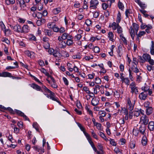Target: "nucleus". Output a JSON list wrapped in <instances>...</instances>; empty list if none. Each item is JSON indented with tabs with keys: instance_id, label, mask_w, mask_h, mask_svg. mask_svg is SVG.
Here are the masks:
<instances>
[{
	"instance_id": "39448f33",
	"label": "nucleus",
	"mask_w": 154,
	"mask_h": 154,
	"mask_svg": "<svg viewBox=\"0 0 154 154\" xmlns=\"http://www.w3.org/2000/svg\"><path fill=\"white\" fill-rule=\"evenodd\" d=\"M99 2L98 0H91L90 2V8L92 9H95L97 8V6Z\"/></svg>"
},
{
	"instance_id": "f704fd0d",
	"label": "nucleus",
	"mask_w": 154,
	"mask_h": 154,
	"mask_svg": "<svg viewBox=\"0 0 154 154\" xmlns=\"http://www.w3.org/2000/svg\"><path fill=\"white\" fill-rule=\"evenodd\" d=\"M15 113H16V114L18 115L22 116L24 114L20 110H17V109H15Z\"/></svg>"
},
{
	"instance_id": "680f3d73",
	"label": "nucleus",
	"mask_w": 154,
	"mask_h": 154,
	"mask_svg": "<svg viewBox=\"0 0 154 154\" xmlns=\"http://www.w3.org/2000/svg\"><path fill=\"white\" fill-rule=\"evenodd\" d=\"M97 147L98 149L101 151H103V146H102V145L100 143H98Z\"/></svg>"
},
{
	"instance_id": "603ef678",
	"label": "nucleus",
	"mask_w": 154,
	"mask_h": 154,
	"mask_svg": "<svg viewBox=\"0 0 154 154\" xmlns=\"http://www.w3.org/2000/svg\"><path fill=\"white\" fill-rule=\"evenodd\" d=\"M85 109H86V110H87V112H88L89 113V114L93 116V113L92 111L87 106H86L85 107Z\"/></svg>"
},
{
	"instance_id": "ddd939ff",
	"label": "nucleus",
	"mask_w": 154,
	"mask_h": 154,
	"mask_svg": "<svg viewBox=\"0 0 154 154\" xmlns=\"http://www.w3.org/2000/svg\"><path fill=\"white\" fill-rule=\"evenodd\" d=\"M13 29L15 31L17 32H21L22 29L21 26L19 25H16L14 26L13 27Z\"/></svg>"
},
{
	"instance_id": "bb28decb",
	"label": "nucleus",
	"mask_w": 154,
	"mask_h": 154,
	"mask_svg": "<svg viewBox=\"0 0 154 154\" xmlns=\"http://www.w3.org/2000/svg\"><path fill=\"white\" fill-rule=\"evenodd\" d=\"M152 107H148L146 109V113L147 115H150L152 112Z\"/></svg>"
},
{
	"instance_id": "58836bf2",
	"label": "nucleus",
	"mask_w": 154,
	"mask_h": 154,
	"mask_svg": "<svg viewBox=\"0 0 154 154\" xmlns=\"http://www.w3.org/2000/svg\"><path fill=\"white\" fill-rule=\"evenodd\" d=\"M82 37L81 34H78L75 36L74 39L76 41L79 40Z\"/></svg>"
},
{
	"instance_id": "0e129e2a",
	"label": "nucleus",
	"mask_w": 154,
	"mask_h": 154,
	"mask_svg": "<svg viewBox=\"0 0 154 154\" xmlns=\"http://www.w3.org/2000/svg\"><path fill=\"white\" fill-rule=\"evenodd\" d=\"M120 36L121 37V39L125 45H127V40L126 38L124 36Z\"/></svg>"
},
{
	"instance_id": "4468645a",
	"label": "nucleus",
	"mask_w": 154,
	"mask_h": 154,
	"mask_svg": "<svg viewBox=\"0 0 154 154\" xmlns=\"http://www.w3.org/2000/svg\"><path fill=\"white\" fill-rule=\"evenodd\" d=\"M142 120L145 125H146L149 122V119L148 117L146 115H144L141 117Z\"/></svg>"
},
{
	"instance_id": "7ed1b4c3",
	"label": "nucleus",
	"mask_w": 154,
	"mask_h": 154,
	"mask_svg": "<svg viewBox=\"0 0 154 154\" xmlns=\"http://www.w3.org/2000/svg\"><path fill=\"white\" fill-rule=\"evenodd\" d=\"M130 88L131 89V92L132 94L134 93L137 94L138 92L137 87L136 86V84L135 82H132L130 85Z\"/></svg>"
},
{
	"instance_id": "ea45409f",
	"label": "nucleus",
	"mask_w": 154,
	"mask_h": 154,
	"mask_svg": "<svg viewBox=\"0 0 154 154\" xmlns=\"http://www.w3.org/2000/svg\"><path fill=\"white\" fill-rule=\"evenodd\" d=\"M7 110L9 111L10 113L12 114H15V110H13V109L10 107L7 108Z\"/></svg>"
},
{
	"instance_id": "c9c22d12",
	"label": "nucleus",
	"mask_w": 154,
	"mask_h": 154,
	"mask_svg": "<svg viewBox=\"0 0 154 154\" xmlns=\"http://www.w3.org/2000/svg\"><path fill=\"white\" fill-rule=\"evenodd\" d=\"M85 23L88 26H89L91 25L92 24V22L91 20L87 19L85 20Z\"/></svg>"
},
{
	"instance_id": "a18cd8bd",
	"label": "nucleus",
	"mask_w": 154,
	"mask_h": 154,
	"mask_svg": "<svg viewBox=\"0 0 154 154\" xmlns=\"http://www.w3.org/2000/svg\"><path fill=\"white\" fill-rule=\"evenodd\" d=\"M83 90L88 94H90L91 92L89 90V88L86 86H85L83 87Z\"/></svg>"
},
{
	"instance_id": "c756f323",
	"label": "nucleus",
	"mask_w": 154,
	"mask_h": 154,
	"mask_svg": "<svg viewBox=\"0 0 154 154\" xmlns=\"http://www.w3.org/2000/svg\"><path fill=\"white\" fill-rule=\"evenodd\" d=\"M121 20V14L119 11V12L117 15V17L116 18V23H119Z\"/></svg>"
},
{
	"instance_id": "13d9d810",
	"label": "nucleus",
	"mask_w": 154,
	"mask_h": 154,
	"mask_svg": "<svg viewBox=\"0 0 154 154\" xmlns=\"http://www.w3.org/2000/svg\"><path fill=\"white\" fill-rule=\"evenodd\" d=\"M94 52L98 53L100 52V49L99 47L95 46L94 49Z\"/></svg>"
},
{
	"instance_id": "c03bdc74",
	"label": "nucleus",
	"mask_w": 154,
	"mask_h": 154,
	"mask_svg": "<svg viewBox=\"0 0 154 154\" xmlns=\"http://www.w3.org/2000/svg\"><path fill=\"white\" fill-rule=\"evenodd\" d=\"M147 69L150 72L152 70H154V67L152 66L147 65L146 66Z\"/></svg>"
},
{
	"instance_id": "20e7f679",
	"label": "nucleus",
	"mask_w": 154,
	"mask_h": 154,
	"mask_svg": "<svg viewBox=\"0 0 154 154\" xmlns=\"http://www.w3.org/2000/svg\"><path fill=\"white\" fill-rule=\"evenodd\" d=\"M135 101L131 102L130 98H128L127 100V109L130 111H132L134 108Z\"/></svg>"
},
{
	"instance_id": "9b49d317",
	"label": "nucleus",
	"mask_w": 154,
	"mask_h": 154,
	"mask_svg": "<svg viewBox=\"0 0 154 154\" xmlns=\"http://www.w3.org/2000/svg\"><path fill=\"white\" fill-rule=\"evenodd\" d=\"M29 27L27 25H24L22 29V33H27L29 31Z\"/></svg>"
},
{
	"instance_id": "338daca9",
	"label": "nucleus",
	"mask_w": 154,
	"mask_h": 154,
	"mask_svg": "<svg viewBox=\"0 0 154 154\" xmlns=\"http://www.w3.org/2000/svg\"><path fill=\"white\" fill-rule=\"evenodd\" d=\"M76 106L77 108L79 109H82V107L80 102H78L77 103Z\"/></svg>"
},
{
	"instance_id": "6e6d98bb",
	"label": "nucleus",
	"mask_w": 154,
	"mask_h": 154,
	"mask_svg": "<svg viewBox=\"0 0 154 154\" xmlns=\"http://www.w3.org/2000/svg\"><path fill=\"white\" fill-rule=\"evenodd\" d=\"M117 29V32L119 33H120L122 32V28L119 26L116 28Z\"/></svg>"
},
{
	"instance_id": "cd10ccee",
	"label": "nucleus",
	"mask_w": 154,
	"mask_h": 154,
	"mask_svg": "<svg viewBox=\"0 0 154 154\" xmlns=\"http://www.w3.org/2000/svg\"><path fill=\"white\" fill-rule=\"evenodd\" d=\"M137 3L139 5L140 7L141 8L143 9L142 10H143L146 8V5L145 4L142 3L140 1L138 2Z\"/></svg>"
},
{
	"instance_id": "864d4df0",
	"label": "nucleus",
	"mask_w": 154,
	"mask_h": 154,
	"mask_svg": "<svg viewBox=\"0 0 154 154\" xmlns=\"http://www.w3.org/2000/svg\"><path fill=\"white\" fill-rule=\"evenodd\" d=\"M140 74H141L140 73V74L139 75H138V74H137V78L136 79V81H137V82H138V83L140 82L141 81L142 79V77L141 76H140Z\"/></svg>"
},
{
	"instance_id": "e433bc0d",
	"label": "nucleus",
	"mask_w": 154,
	"mask_h": 154,
	"mask_svg": "<svg viewBox=\"0 0 154 154\" xmlns=\"http://www.w3.org/2000/svg\"><path fill=\"white\" fill-rule=\"evenodd\" d=\"M109 141H110V144L114 146H116L117 143L114 141V140L113 139L110 138Z\"/></svg>"
},
{
	"instance_id": "393cba45",
	"label": "nucleus",
	"mask_w": 154,
	"mask_h": 154,
	"mask_svg": "<svg viewBox=\"0 0 154 154\" xmlns=\"http://www.w3.org/2000/svg\"><path fill=\"white\" fill-rule=\"evenodd\" d=\"M86 138L92 147H93V146H95L93 142L92 141L90 135L87 136Z\"/></svg>"
},
{
	"instance_id": "09e8293b",
	"label": "nucleus",
	"mask_w": 154,
	"mask_h": 154,
	"mask_svg": "<svg viewBox=\"0 0 154 154\" xmlns=\"http://www.w3.org/2000/svg\"><path fill=\"white\" fill-rule=\"evenodd\" d=\"M4 31L5 34L11 35V30L9 29H4Z\"/></svg>"
},
{
	"instance_id": "49530a36",
	"label": "nucleus",
	"mask_w": 154,
	"mask_h": 154,
	"mask_svg": "<svg viewBox=\"0 0 154 154\" xmlns=\"http://www.w3.org/2000/svg\"><path fill=\"white\" fill-rule=\"evenodd\" d=\"M122 50V49L121 47H118V48L117 51V52L118 56H119L120 57H121V55H122V54L121 53V51Z\"/></svg>"
},
{
	"instance_id": "4c0bfd02",
	"label": "nucleus",
	"mask_w": 154,
	"mask_h": 154,
	"mask_svg": "<svg viewBox=\"0 0 154 154\" xmlns=\"http://www.w3.org/2000/svg\"><path fill=\"white\" fill-rule=\"evenodd\" d=\"M118 5V7L120 9L122 10H123L124 8V6L122 2H120V1H119Z\"/></svg>"
},
{
	"instance_id": "f257e3e1",
	"label": "nucleus",
	"mask_w": 154,
	"mask_h": 154,
	"mask_svg": "<svg viewBox=\"0 0 154 154\" xmlns=\"http://www.w3.org/2000/svg\"><path fill=\"white\" fill-rule=\"evenodd\" d=\"M30 85L31 87L38 91H41L42 92H45L47 93H49L50 94L49 95H48L47 96L48 98L49 97L50 99L57 102L60 104H61V103L59 101L58 98L55 96V94L48 89L45 86L42 85V89H41L40 87L34 83H32Z\"/></svg>"
},
{
	"instance_id": "e2e57ef3",
	"label": "nucleus",
	"mask_w": 154,
	"mask_h": 154,
	"mask_svg": "<svg viewBox=\"0 0 154 154\" xmlns=\"http://www.w3.org/2000/svg\"><path fill=\"white\" fill-rule=\"evenodd\" d=\"M95 125L96 127L97 128V129L100 130H101V124L98 122H96L95 123Z\"/></svg>"
},
{
	"instance_id": "69168bd1",
	"label": "nucleus",
	"mask_w": 154,
	"mask_h": 154,
	"mask_svg": "<svg viewBox=\"0 0 154 154\" xmlns=\"http://www.w3.org/2000/svg\"><path fill=\"white\" fill-rule=\"evenodd\" d=\"M127 85H129L130 81L128 78H125L124 82Z\"/></svg>"
},
{
	"instance_id": "72a5a7b5",
	"label": "nucleus",
	"mask_w": 154,
	"mask_h": 154,
	"mask_svg": "<svg viewBox=\"0 0 154 154\" xmlns=\"http://www.w3.org/2000/svg\"><path fill=\"white\" fill-rule=\"evenodd\" d=\"M80 129L82 131L84 134H85V136L86 137L87 136H88V135H90L88 133L86 132L85 131V128L82 126V127L81 128H80Z\"/></svg>"
},
{
	"instance_id": "412c9836",
	"label": "nucleus",
	"mask_w": 154,
	"mask_h": 154,
	"mask_svg": "<svg viewBox=\"0 0 154 154\" xmlns=\"http://www.w3.org/2000/svg\"><path fill=\"white\" fill-rule=\"evenodd\" d=\"M119 25V23L117 24L116 22H113L111 25H109V27H112L113 30H116Z\"/></svg>"
},
{
	"instance_id": "4be33fe9",
	"label": "nucleus",
	"mask_w": 154,
	"mask_h": 154,
	"mask_svg": "<svg viewBox=\"0 0 154 154\" xmlns=\"http://www.w3.org/2000/svg\"><path fill=\"white\" fill-rule=\"evenodd\" d=\"M131 69L136 73H137L139 72V70L137 68V66L135 65H133L131 67Z\"/></svg>"
},
{
	"instance_id": "5701e85b",
	"label": "nucleus",
	"mask_w": 154,
	"mask_h": 154,
	"mask_svg": "<svg viewBox=\"0 0 154 154\" xmlns=\"http://www.w3.org/2000/svg\"><path fill=\"white\" fill-rule=\"evenodd\" d=\"M61 11V8L60 7H58L54 9L52 11L53 13L54 14H57L59 13Z\"/></svg>"
},
{
	"instance_id": "79ce46f5",
	"label": "nucleus",
	"mask_w": 154,
	"mask_h": 154,
	"mask_svg": "<svg viewBox=\"0 0 154 154\" xmlns=\"http://www.w3.org/2000/svg\"><path fill=\"white\" fill-rule=\"evenodd\" d=\"M139 130L137 129L134 128L133 131V134L135 136H137L139 133Z\"/></svg>"
},
{
	"instance_id": "052dcab7",
	"label": "nucleus",
	"mask_w": 154,
	"mask_h": 154,
	"mask_svg": "<svg viewBox=\"0 0 154 154\" xmlns=\"http://www.w3.org/2000/svg\"><path fill=\"white\" fill-rule=\"evenodd\" d=\"M149 88V87L147 86L142 87L141 88L142 90L143 91L145 92L147 91Z\"/></svg>"
},
{
	"instance_id": "2eb2a0df",
	"label": "nucleus",
	"mask_w": 154,
	"mask_h": 154,
	"mask_svg": "<svg viewBox=\"0 0 154 154\" xmlns=\"http://www.w3.org/2000/svg\"><path fill=\"white\" fill-rule=\"evenodd\" d=\"M66 45L65 41H62L59 42V47L60 48L64 49L66 47Z\"/></svg>"
},
{
	"instance_id": "4d7b16f0",
	"label": "nucleus",
	"mask_w": 154,
	"mask_h": 154,
	"mask_svg": "<svg viewBox=\"0 0 154 154\" xmlns=\"http://www.w3.org/2000/svg\"><path fill=\"white\" fill-rule=\"evenodd\" d=\"M51 86L53 88H57L58 86L57 85L55 82H52L51 83Z\"/></svg>"
},
{
	"instance_id": "aec40b11",
	"label": "nucleus",
	"mask_w": 154,
	"mask_h": 154,
	"mask_svg": "<svg viewBox=\"0 0 154 154\" xmlns=\"http://www.w3.org/2000/svg\"><path fill=\"white\" fill-rule=\"evenodd\" d=\"M133 28L135 31V33L137 34L139 28V25L135 23H133L132 24Z\"/></svg>"
},
{
	"instance_id": "dca6fc26",
	"label": "nucleus",
	"mask_w": 154,
	"mask_h": 154,
	"mask_svg": "<svg viewBox=\"0 0 154 154\" xmlns=\"http://www.w3.org/2000/svg\"><path fill=\"white\" fill-rule=\"evenodd\" d=\"M146 130V127L144 125H141L139 128V131L142 134H144L145 133V131Z\"/></svg>"
},
{
	"instance_id": "7c9ffc66",
	"label": "nucleus",
	"mask_w": 154,
	"mask_h": 154,
	"mask_svg": "<svg viewBox=\"0 0 154 154\" xmlns=\"http://www.w3.org/2000/svg\"><path fill=\"white\" fill-rule=\"evenodd\" d=\"M140 11L143 15L146 18H148L149 15L146 14V11L144 10H140Z\"/></svg>"
},
{
	"instance_id": "9d476101",
	"label": "nucleus",
	"mask_w": 154,
	"mask_h": 154,
	"mask_svg": "<svg viewBox=\"0 0 154 154\" xmlns=\"http://www.w3.org/2000/svg\"><path fill=\"white\" fill-rule=\"evenodd\" d=\"M62 35L63 36V40H67L68 39L72 38V35L66 32H64Z\"/></svg>"
},
{
	"instance_id": "6e6552de",
	"label": "nucleus",
	"mask_w": 154,
	"mask_h": 154,
	"mask_svg": "<svg viewBox=\"0 0 154 154\" xmlns=\"http://www.w3.org/2000/svg\"><path fill=\"white\" fill-rule=\"evenodd\" d=\"M148 128L150 131H154V122L152 121L148 123Z\"/></svg>"
},
{
	"instance_id": "f03ea898",
	"label": "nucleus",
	"mask_w": 154,
	"mask_h": 154,
	"mask_svg": "<svg viewBox=\"0 0 154 154\" xmlns=\"http://www.w3.org/2000/svg\"><path fill=\"white\" fill-rule=\"evenodd\" d=\"M139 57L140 60V62L142 63H145L146 61H148L151 58L150 56L147 53L144 54L142 57L140 56Z\"/></svg>"
},
{
	"instance_id": "8fccbe9b",
	"label": "nucleus",
	"mask_w": 154,
	"mask_h": 154,
	"mask_svg": "<svg viewBox=\"0 0 154 154\" xmlns=\"http://www.w3.org/2000/svg\"><path fill=\"white\" fill-rule=\"evenodd\" d=\"M94 56L92 55H91L90 56H86L85 57L84 59H85L86 60H89L90 59H93Z\"/></svg>"
},
{
	"instance_id": "c85d7f7f",
	"label": "nucleus",
	"mask_w": 154,
	"mask_h": 154,
	"mask_svg": "<svg viewBox=\"0 0 154 154\" xmlns=\"http://www.w3.org/2000/svg\"><path fill=\"white\" fill-rule=\"evenodd\" d=\"M6 3L7 5H8L10 4L13 5L15 2V0H5Z\"/></svg>"
},
{
	"instance_id": "6ab92c4d",
	"label": "nucleus",
	"mask_w": 154,
	"mask_h": 154,
	"mask_svg": "<svg viewBox=\"0 0 154 154\" xmlns=\"http://www.w3.org/2000/svg\"><path fill=\"white\" fill-rule=\"evenodd\" d=\"M40 19L37 21L36 24L38 26H39L42 24L44 23L45 22V20L44 18H40Z\"/></svg>"
},
{
	"instance_id": "0eeeda50",
	"label": "nucleus",
	"mask_w": 154,
	"mask_h": 154,
	"mask_svg": "<svg viewBox=\"0 0 154 154\" xmlns=\"http://www.w3.org/2000/svg\"><path fill=\"white\" fill-rule=\"evenodd\" d=\"M129 32L132 39L134 40L135 35V31L132 26H131L130 28Z\"/></svg>"
},
{
	"instance_id": "f3484780",
	"label": "nucleus",
	"mask_w": 154,
	"mask_h": 154,
	"mask_svg": "<svg viewBox=\"0 0 154 154\" xmlns=\"http://www.w3.org/2000/svg\"><path fill=\"white\" fill-rule=\"evenodd\" d=\"M44 32L46 35H48L49 36H51L53 33V31L51 29H45L44 30Z\"/></svg>"
},
{
	"instance_id": "3c124183",
	"label": "nucleus",
	"mask_w": 154,
	"mask_h": 154,
	"mask_svg": "<svg viewBox=\"0 0 154 154\" xmlns=\"http://www.w3.org/2000/svg\"><path fill=\"white\" fill-rule=\"evenodd\" d=\"M72 57L74 59H80L81 58V56L79 54V53L75 55H73Z\"/></svg>"
},
{
	"instance_id": "1a4fd4ad",
	"label": "nucleus",
	"mask_w": 154,
	"mask_h": 154,
	"mask_svg": "<svg viewBox=\"0 0 154 154\" xmlns=\"http://www.w3.org/2000/svg\"><path fill=\"white\" fill-rule=\"evenodd\" d=\"M73 39L72 36V38L68 39L66 42V45L68 46L72 45L74 43Z\"/></svg>"
},
{
	"instance_id": "423d86ee",
	"label": "nucleus",
	"mask_w": 154,
	"mask_h": 154,
	"mask_svg": "<svg viewBox=\"0 0 154 154\" xmlns=\"http://www.w3.org/2000/svg\"><path fill=\"white\" fill-rule=\"evenodd\" d=\"M99 98L94 97H93L91 100V104L93 106H97L99 103Z\"/></svg>"
},
{
	"instance_id": "473e14b6",
	"label": "nucleus",
	"mask_w": 154,
	"mask_h": 154,
	"mask_svg": "<svg viewBox=\"0 0 154 154\" xmlns=\"http://www.w3.org/2000/svg\"><path fill=\"white\" fill-rule=\"evenodd\" d=\"M24 2L23 0H17L16 1V3L17 5H19L20 7L22 5V4H23Z\"/></svg>"
},
{
	"instance_id": "de8ad7c7",
	"label": "nucleus",
	"mask_w": 154,
	"mask_h": 154,
	"mask_svg": "<svg viewBox=\"0 0 154 154\" xmlns=\"http://www.w3.org/2000/svg\"><path fill=\"white\" fill-rule=\"evenodd\" d=\"M134 116H136V117H138L140 114V112L139 110L138 109H137V110H135L134 111Z\"/></svg>"
},
{
	"instance_id": "774afa93",
	"label": "nucleus",
	"mask_w": 154,
	"mask_h": 154,
	"mask_svg": "<svg viewBox=\"0 0 154 154\" xmlns=\"http://www.w3.org/2000/svg\"><path fill=\"white\" fill-rule=\"evenodd\" d=\"M29 39L34 41L36 40V37L33 35H30L29 36Z\"/></svg>"
},
{
	"instance_id": "a211bd4d",
	"label": "nucleus",
	"mask_w": 154,
	"mask_h": 154,
	"mask_svg": "<svg viewBox=\"0 0 154 154\" xmlns=\"http://www.w3.org/2000/svg\"><path fill=\"white\" fill-rule=\"evenodd\" d=\"M1 76L4 77L11 76V74L7 72H4L1 73Z\"/></svg>"
},
{
	"instance_id": "a19ab883",
	"label": "nucleus",
	"mask_w": 154,
	"mask_h": 154,
	"mask_svg": "<svg viewBox=\"0 0 154 154\" xmlns=\"http://www.w3.org/2000/svg\"><path fill=\"white\" fill-rule=\"evenodd\" d=\"M146 34V32L145 31H140L139 33L136 34L137 35H138V37H141L143 35Z\"/></svg>"
},
{
	"instance_id": "5fc2aeb1",
	"label": "nucleus",
	"mask_w": 154,
	"mask_h": 154,
	"mask_svg": "<svg viewBox=\"0 0 154 154\" xmlns=\"http://www.w3.org/2000/svg\"><path fill=\"white\" fill-rule=\"evenodd\" d=\"M50 44L48 43H44V47L45 49L47 50L48 49L50 48Z\"/></svg>"
},
{
	"instance_id": "2f4dec72",
	"label": "nucleus",
	"mask_w": 154,
	"mask_h": 154,
	"mask_svg": "<svg viewBox=\"0 0 154 154\" xmlns=\"http://www.w3.org/2000/svg\"><path fill=\"white\" fill-rule=\"evenodd\" d=\"M52 29H53L54 32H58L59 31V28H58L55 24H54L52 26Z\"/></svg>"
},
{
	"instance_id": "bf43d9fd",
	"label": "nucleus",
	"mask_w": 154,
	"mask_h": 154,
	"mask_svg": "<svg viewBox=\"0 0 154 154\" xmlns=\"http://www.w3.org/2000/svg\"><path fill=\"white\" fill-rule=\"evenodd\" d=\"M130 148L132 149H134L135 146V143L134 142H131L130 144Z\"/></svg>"
},
{
	"instance_id": "37998d69",
	"label": "nucleus",
	"mask_w": 154,
	"mask_h": 154,
	"mask_svg": "<svg viewBox=\"0 0 154 154\" xmlns=\"http://www.w3.org/2000/svg\"><path fill=\"white\" fill-rule=\"evenodd\" d=\"M99 114L101 116H100L105 117L106 116V112L104 110H100L99 112Z\"/></svg>"
},
{
	"instance_id": "a878e982",
	"label": "nucleus",
	"mask_w": 154,
	"mask_h": 154,
	"mask_svg": "<svg viewBox=\"0 0 154 154\" xmlns=\"http://www.w3.org/2000/svg\"><path fill=\"white\" fill-rule=\"evenodd\" d=\"M141 143L143 146H145L147 144V139L146 137L145 136H143L142 138Z\"/></svg>"
},
{
	"instance_id": "b1692460",
	"label": "nucleus",
	"mask_w": 154,
	"mask_h": 154,
	"mask_svg": "<svg viewBox=\"0 0 154 154\" xmlns=\"http://www.w3.org/2000/svg\"><path fill=\"white\" fill-rule=\"evenodd\" d=\"M108 37L109 38V40L113 42H114V39L113 38L114 34L112 32H109L108 34Z\"/></svg>"
},
{
	"instance_id": "f8f14e48",
	"label": "nucleus",
	"mask_w": 154,
	"mask_h": 154,
	"mask_svg": "<svg viewBox=\"0 0 154 154\" xmlns=\"http://www.w3.org/2000/svg\"><path fill=\"white\" fill-rule=\"evenodd\" d=\"M147 97V94H144V92L141 93L139 96L140 99L141 100H145Z\"/></svg>"
}]
</instances>
